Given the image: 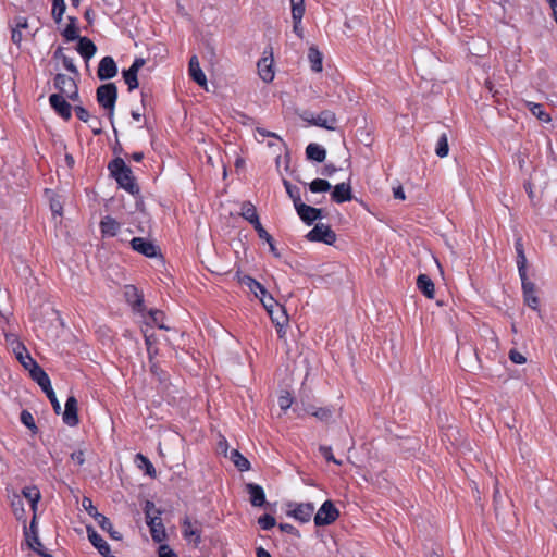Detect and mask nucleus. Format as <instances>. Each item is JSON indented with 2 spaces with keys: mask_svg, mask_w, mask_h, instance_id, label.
Masks as SVG:
<instances>
[{
  "mask_svg": "<svg viewBox=\"0 0 557 557\" xmlns=\"http://www.w3.org/2000/svg\"><path fill=\"white\" fill-rule=\"evenodd\" d=\"M11 39L15 45L18 46L23 39L22 32L18 30V28L12 27Z\"/></svg>",
  "mask_w": 557,
  "mask_h": 557,
  "instance_id": "obj_62",
  "label": "nucleus"
},
{
  "mask_svg": "<svg viewBox=\"0 0 557 557\" xmlns=\"http://www.w3.org/2000/svg\"><path fill=\"white\" fill-rule=\"evenodd\" d=\"M137 72H135L132 69L123 70L122 75L124 78L125 84L128 87V90L132 91L138 87V78H137Z\"/></svg>",
  "mask_w": 557,
  "mask_h": 557,
  "instance_id": "obj_38",
  "label": "nucleus"
},
{
  "mask_svg": "<svg viewBox=\"0 0 557 557\" xmlns=\"http://www.w3.org/2000/svg\"><path fill=\"white\" fill-rule=\"evenodd\" d=\"M240 215L249 222V219H253L258 215L256 207L250 201H244L242 203Z\"/></svg>",
  "mask_w": 557,
  "mask_h": 557,
  "instance_id": "obj_46",
  "label": "nucleus"
},
{
  "mask_svg": "<svg viewBox=\"0 0 557 557\" xmlns=\"http://www.w3.org/2000/svg\"><path fill=\"white\" fill-rule=\"evenodd\" d=\"M311 413L322 421H327L332 417V411L327 408H319Z\"/></svg>",
  "mask_w": 557,
  "mask_h": 557,
  "instance_id": "obj_54",
  "label": "nucleus"
},
{
  "mask_svg": "<svg viewBox=\"0 0 557 557\" xmlns=\"http://www.w3.org/2000/svg\"><path fill=\"white\" fill-rule=\"evenodd\" d=\"M322 53L319 51L317 47H310L308 50V60L310 62V67L313 72H321L323 69L322 65Z\"/></svg>",
  "mask_w": 557,
  "mask_h": 557,
  "instance_id": "obj_31",
  "label": "nucleus"
},
{
  "mask_svg": "<svg viewBox=\"0 0 557 557\" xmlns=\"http://www.w3.org/2000/svg\"><path fill=\"white\" fill-rule=\"evenodd\" d=\"M293 401L294 398L288 391H284L278 397V406L283 411H286L288 408H290Z\"/></svg>",
  "mask_w": 557,
  "mask_h": 557,
  "instance_id": "obj_48",
  "label": "nucleus"
},
{
  "mask_svg": "<svg viewBox=\"0 0 557 557\" xmlns=\"http://www.w3.org/2000/svg\"><path fill=\"white\" fill-rule=\"evenodd\" d=\"M319 450L327 461L334 462L335 465H342V461L334 457L330 446H320Z\"/></svg>",
  "mask_w": 557,
  "mask_h": 557,
  "instance_id": "obj_52",
  "label": "nucleus"
},
{
  "mask_svg": "<svg viewBox=\"0 0 557 557\" xmlns=\"http://www.w3.org/2000/svg\"><path fill=\"white\" fill-rule=\"evenodd\" d=\"M258 524L262 530H270L276 524V520L273 516L265 513L259 517Z\"/></svg>",
  "mask_w": 557,
  "mask_h": 557,
  "instance_id": "obj_49",
  "label": "nucleus"
},
{
  "mask_svg": "<svg viewBox=\"0 0 557 557\" xmlns=\"http://www.w3.org/2000/svg\"><path fill=\"white\" fill-rule=\"evenodd\" d=\"M96 522L103 531H107L109 533L111 539L116 541L122 540V534L113 529V525L109 518H107L103 515H98L96 517Z\"/></svg>",
  "mask_w": 557,
  "mask_h": 557,
  "instance_id": "obj_29",
  "label": "nucleus"
},
{
  "mask_svg": "<svg viewBox=\"0 0 557 557\" xmlns=\"http://www.w3.org/2000/svg\"><path fill=\"white\" fill-rule=\"evenodd\" d=\"M108 169L121 188L132 196L139 195L140 188L135 181L131 168L126 165L123 159L115 158L109 163Z\"/></svg>",
  "mask_w": 557,
  "mask_h": 557,
  "instance_id": "obj_1",
  "label": "nucleus"
},
{
  "mask_svg": "<svg viewBox=\"0 0 557 557\" xmlns=\"http://www.w3.org/2000/svg\"><path fill=\"white\" fill-rule=\"evenodd\" d=\"M120 223L110 215H106L100 222V230L103 236H115L120 231Z\"/></svg>",
  "mask_w": 557,
  "mask_h": 557,
  "instance_id": "obj_23",
  "label": "nucleus"
},
{
  "mask_svg": "<svg viewBox=\"0 0 557 557\" xmlns=\"http://www.w3.org/2000/svg\"><path fill=\"white\" fill-rule=\"evenodd\" d=\"M227 457L232 460V462L239 471L244 472L250 469V462L237 449H231L230 455Z\"/></svg>",
  "mask_w": 557,
  "mask_h": 557,
  "instance_id": "obj_32",
  "label": "nucleus"
},
{
  "mask_svg": "<svg viewBox=\"0 0 557 557\" xmlns=\"http://www.w3.org/2000/svg\"><path fill=\"white\" fill-rule=\"evenodd\" d=\"M332 200L336 203H343L346 201L351 200V187L349 183H339L335 185L332 194H331Z\"/></svg>",
  "mask_w": 557,
  "mask_h": 557,
  "instance_id": "obj_18",
  "label": "nucleus"
},
{
  "mask_svg": "<svg viewBox=\"0 0 557 557\" xmlns=\"http://www.w3.org/2000/svg\"><path fill=\"white\" fill-rule=\"evenodd\" d=\"M83 507L86 509L89 516H91L95 520L98 515H101L98 512L97 508L92 505V502L88 497H84L82 500Z\"/></svg>",
  "mask_w": 557,
  "mask_h": 557,
  "instance_id": "obj_51",
  "label": "nucleus"
},
{
  "mask_svg": "<svg viewBox=\"0 0 557 557\" xmlns=\"http://www.w3.org/2000/svg\"><path fill=\"white\" fill-rule=\"evenodd\" d=\"M13 27L18 28V30H21V32H22V29H27L28 28L27 18L24 16L15 17Z\"/></svg>",
  "mask_w": 557,
  "mask_h": 557,
  "instance_id": "obj_58",
  "label": "nucleus"
},
{
  "mask_svg": "<svg viewBox=\"0 0 557 557\" xmlns=\"http://www.w3.org/2000/svg\"><path fill=\"white\" fill-rule=\"evenodd\" d=\"M527 108L529 111L536 116L537 120H540L543 123H549L552 121L550 115L544 110L543 104L535 103L531 101L525 102Z\"/></svg>",
  "mask_w": 557,
  "mask_h": 557,
  "instance_id": "obj_28",
  "label": "nucleus"
},
{
  "mask_svg": "<svg viewBox=\"0 0 557 557\" xmlns=\"http://www.w3.org/2000/svg\"><path fill=\"white\" fill-rule=\"evenodd\" d=\"M96 98L100 107L108 111V117L113 124L114 108L117 100V88L114 83L100 85L96 90Z\"/></svg>",
  "mask_w": 557,
  "mask_h": 557,
  "instance_id": "obj_2",
  "label": "nucleus"
},
{
  "mask_svg": "<svg viewBox=\"0 0 557 557\" xmlns=\"http://www.w3.org/2000/svg\"><path fill=\"white\" fill-rule=\"evenodd\" d=\"M306 238L309 242H318L324 243L326 245H333L336 240V234L329 225L318 223L311 231L308 232Z\"/></svg>",
  "mask_w": 557,
  "mask_h": 557,
  "instance_id": "obj_6",
  "label": "nucleus"
},
{
  "mask_svg": "<svg viewBox=\"0 0 557 557\" xmlns=\"http://www.w3.org/2000/svg\"><path fill=\"white\" fill-rule=\"evenodd\" d=\"M20 420L27 429L30 430L33 434H37L38 428L35 423L33 414L28 410H22Z\"/></svg>",
  "mask_w": 557,
  "mask_h": 557,
  "instance_id": "obj_42",
  "label": "nucleus"
},
{
  "mask_svg": "<svg viewBox=\"0 0 557 557\" xmlns=\"http://www.w3.org/2000/svg\"><path fill=\"white\" fill-rule=\"evenodd\" d=\"M149 319L151 323L156 326H158L161 330H169V326H166L164 321V312L158 309H151L149 311Z\"/></svg>",
  "mask_w": 557,
  "mask_h": 557,
  "instance_id": "obj_41",
  "label": "nucleus"
},
{
  "mask_svg": "<svg viewBox=\"0 0 557 557\" xmlns=\"http://www.w3.org/2000/svg\"><path fill=\"white\" fill-rule=\"evenodd\" d=\"M515 249H516V253H517L518 273H519V276H523L524 271H527L528 261H527V257L524 253V246H523L521 237H518L515 240Z\"/></svg>",
  "mask_w": 557,
  "mask_h": 557,
  "instance_id": "obj_25",
  "label": "nucleus"
},
{
  "mask_svg": "<svg viewBox=\"0 0 557 557\" xmlns=\"http://www.w3.org/2000/svg\"><path fill=\"white\" fill-rule=\"evenodd\" d=\"M42 391L46 393V395L48 396V398L50 399L52 406H53V409L57 413L60 412L61 410V406L55 397V394L52 389V385H40Z\"/></svg>",
  "mask_w": 557,
  "mask_h": 557,
  "instance_id": "obj_47",
  "label": "nucleus"
},
{
  "mask_svg": "<svg viewBox=\"0 0 557 557\" xmlns=\"http://www.w3.org/2000/svg\"><path fill=\"white\" fill-rule=\"evenodd\" d=\"M258 72L260 75V78L265 82L270 83L274 78V71L272 69V60H269L268 58H263L259 60L258 64Z\"/></svg>",
  "mask_w": 557,
  "mask_h": 557,
  "instance_id": "obj_26",
  "label": "nucleus"
},
{
  "mask_svg": "<svg viewBox=\"0 0 557 557\" xmlns=\"http://www.w3.org/2000/svg\"><path fill=\"white\" fill-rule=\"evenodd\" d=\"M71 459L77 463L78 466H82L85 462V456L83 450H76L71 454Z\"/></svg>",
  "mask_w": 557,
  "mask_h": 557,
  "instance_id": "obj_60",
  "label": "nucleus"
},
{
  "mask_svg": "<svg viewBox=\"0 0 557 557\" xmlns=\"http://www.w3.org/2000/svg\"><path fill=\"white\" fill-rule=\"evenodd\" d=\"M339 511L332 500H325L314 516L317 527L330 525L337 520Z\"/></svg>",
  "mask_w": 557,
  "mask_h": 557,
  "instance_id": "obj_5",
  "label": "nucleus"
},
{
  "mask_svg": "<svg viewBox=\"0 0 557 557\" xmlns=\"http://www.w3.org/2000/svg\"><path fill=\"white\" fill-rule=\"evenodd\" d=\"M293 509L287 510V516L293 517L301 523L309 522L314 511V506L311 503L288 504Z\"/></svg>",
  "mask_w": 557,
  "mask_h": 557,
  "instance_id": "obj_8",
  "label": "nucleus"
},
{
  "mask_svg": "<svg viewBox=\"0 0 557 557\" xmlns=\"http://www.w3.org/2000/svg\"><path fill=\"white\" fill-rule=\"evenodd\" d=\"M521 280V286L523 292V298L527 306L531 309L536 310L539 307V298L535 294V284L528 280L527 271L523 276H519Z\"/></svg>",
  "mask_w": 557,
  "mask_h": 557,
  "instance_id": "obj_12",
  "label": "nucleus"
},
{
  "mask_svg": "<svg viewBox=\"0 0 557 557\" xmlns=\"http://www.w3.org/2000/svg\"><path fill=\"white\" fill-rule=\"evenodd\" d=\"M250 290L257 296L259 297L260 295H265V287L259 283L258 281H256L255 283H252V286L250 288Z\"/></svg>",
  "mask_w": 557,
  "mask_h": 557,
  "instance_id": "obj_59",
  "label": "nucleus"
},
{
  "mask_svg": "<svg viewBox=\"0 0 557 557\" xmlns=\"http://www.w3.org/2000/svg\"><path fill=\"white\" fill-rule=\"evenodd\" d=\"M188 72L194 82L199 86L207 85V77L200 67V63L197 55H193L189 60Z\"/></svg>",
  "mask_w": 557,
  "mask_h": 557,
  "instance_id": "obj_16",
  "label": "nucleus"
},
{
  "mask_svg": "<svg viewBox=\"0 0 557 557\" xmlns=\"http://www.w3.org/2000/svg\"><path fill=\"white\" fill-rule=\"evenodd\" d=\"M74 111L76 113V116L78 117V120H81L82 122H88L89 119H90V114L89 112L82 106H75L74 107Z\"/></svg>",
  "mask_w": 557,
  "mask_h": 557,
  "instance_id": "obj_56",
  "label": "nucleus"
},
{
  "mask_svg": "<svg viewBox=\"0 0 557 557\" xmlns=\"http://www.w3.org/2000/svg\"><path fill=\"white\" fill-rule=\"evenodd\" d=\"M124 297L133 311L137 313H143L145 311L144 296L136 286L126 285L124 288Z\"/></svg>",
  "mask_w": 557,
  "mask_h": 557,
  "instance_id": "obj_10",
  "label": "nucleus"
},
{
  "mask_svg": "<svg viewBox=\"0 0 557 557\" xmlns=\"http://www.w3.org/2000/svg\"><path fill=\"white\" fill-rule=\"evenodd\" d=\"M150 529L151 537L154 542L161 543L166 537L165 528L162 523V519H158L153 524H147Z\"/></svg>",
  "mask_w": 557,
  "mask_h": 557,
  "instance_id": "obj_33",
  "label": "nucleus"
},
{
  "mask_svg": "<svg viewBox=\"0 0 557 557\" xmlns=\"http://www.w3.org/2000/svg\"><path fill=\"white\" fill-rule=\"evenodd\" d=\"M449 146H448V137L446 133H442L437 138V143L435 146V153L440 158H445L448 156Z\"/></svg>",
  "mask_w": 557,
  "mask_h": 557,
  "instance_id": "obj_35",
  "label": "nucleus"
},
{
  "mask_svg": "<svg viewBox=\"0 0 557 557\" xmlns=\"http://www.w3.org/2000/svg\"><path fill=\"white\" fill-rule=\"evenodd\" d=\"M263 307L265 308V310L268 311V313L270 315H273V310L276 309V306H281L280 304L276 302V300L268 293V290L265 292V295H260L259 296Z\"/></svg>",
  "mask_w": 557,
  "mask_h": 557,
  "instance_id": "obj_45",
  "label": "nucleus"
},
{
  "mask_svg": "<svg viewBox=\"0 0 557 557\" xmlns=\"http://www.w3.org/2000/svg\"><path fill=\"white\" fill-rule=\"evenodd\" d=\"M149 324H150V322H146V329L143 330V332H144L145 343L147 346V351H148L149 356H151L152 354L157 352V347H156L157 337L153 333L149 332V330H148Z\"/></svg>",
  "mask_w": 557,
  "mask_h": 557,
  "instance_id": "obj_37",
  "label": "nucleus"
},
{
  "mask_svg": "<svg viewBox=\"0 0 557 557\" xmlns=\"http://www.w3.org/2000/svg\"><path fill=\"white\" fill-rule=\"evenodd\" d=\"M136 460L139 462L138 467L140 469H144L146 474H148L151 478L156 475V469L152 462L147 457H145L143 454H137Z\"/></svg>",
  "mask_w": 557,
  "mask_h": 557,
  "instance_id": "obj_40",
  "label": "nucleus"
},
{
  "mask_svg": "<svg viewBox=\"0 0 557 557\" xmlns=\"http://www.w3.org/2000/svg\"><path fill=\"white\" fill-rule=\"evenodd\" d=\"M62 35L65 38V40H67V41H74L78 37H81L78 35V27H77V18L76 17L69 16V24L66 25V27L62 32Z\"/></svg>",
  "mask_w": 557,
  "mask_h": 557,
  "instance_id": "obj_34",
  "label": "nucleus"
},
{
  "mask_svg": "<svg viewBox=\"0 0 557 557\" xmlns=\"http://www.w3.org/2000/svg\"><path fill=\"white\" fill-rule=\"evenodd\" d=\"M144 512L147 524H153L156 520L161 519L162 511L158 509L151 500H146Z\"/></svg>",
  "mask_w": 557,
  "mask_h": 557,
  "instance_id": "obj_30",
  "label": "nucleus"
},
{
  "mask_svg": "<svg viewBox=\"0 0 557 557\" xmlns=\"http://www.w3.org/2000/svg\"><path fill=\"white\" fill-rule=\"evenodd\" d=\"M331 187L329 181L323 178H315L309 184V189L312 193H325L329 191Z\"/></svg>",
  "mask_w": 557,
  "mask_h": 557,
  "instance_id": "obj_43",
  "label": "nucleus"
},
{
  "mask_svg": "<svg viewBox=\"0 0 557 557\" xmlns=\"http://www.w3.org/2000/svg\"><path fill=\"white\" fill-rule=\"evenodd\" d=\"M336 122H337V120H336L335 113H333L332 111H329V110L322 111L320 114L317 115V117H314L312 120L313 125L323 127V128L330 129V131L335 129Z\"/></svg>",
  "mask_w": 557,
  "mask_h": 557,
  "instance_id": "obj_19",
  "label": "nucleus"
},
{
  "mask_svg": "<svg viewBox=\"0 0 557 557\" xmlns=\"http://www.w3.org/2000/svg\"><path fill=\"white\" fill-rule=\"evenodd\" d=\"M26 541H27V544L28 546L34 550L36 552L38 555L42 556V557H52V555L48 554L45 552L44 549V545L41 544V546H38V545H35L32 540H30V536H29V533H26Z\"/></svg>",
  "mask_w": 557,
  "mask_h": 557,
  "instance_id": "obj_53",
  "label": "nucleus"
},
{
  "mask_svg": "<svg viewBox=\"0 0 557 557\" xmlns=\"http://www.w3.org/2000/svg\"><path fill=\"white\" fill-rule=\"evenodd\" d=\"M290 10L293 21H302L306 11L305 0L290 2Z\"/></svg>",
  "mask_w": 557,
  "mask_h": 557,
  "instance_id": "obj_44",
  "label": "nucleus"
},
{
  "mask_svg": "<svg viewBox=\"0 0 557 557\" xmlns=\"http://www.w3.org/2000/svg\"><path fill=\"white\" fill-rule=\"evenodd\" d=\"M76 40H78L77 52L86 61L90 60L97 51L96 45L87 37H78Z\"/></svg>",
  "mask_w": 557,
  "mask_h": 557,
  "instance_id": "obj_21",
  "label": "nucleus"
},
{
  "mask_svg": "<svg viewBox=\"0 0 557 557\" xmlns=\"http://www.w3.org/2000/svg\"><path fill=\"white\" fill-rule=\"evenodd\" d=\"M15 355H16V358L18 359V361L21 362V364L24 367V369H28L29 366H28V362H27V359L26 357H30L28 351L26 350V348L24 346H18L16 349H15Z\"/></svg>",
  "mask_w": 557,
  "mask_h": 557,
  "instance_id": "obj_50",
  "label": "nucleus"
},
{
  "mask_svg": "<svg viewBox=\"0 0 557 557\" xmlns=\"http://www.w3.org/2000/svg\"><path fill=\"white\" fill-rule=\"evenodd\" d=\"M280 530L282 532H285V533H288V534L298 535V530L293 524H289V523H281L280 524Z\"/></svg>",
  "mask_w": 557,
  "mask_h": 557,
  "instance_id": "obj_63",
  "label": "nucleus"
},
{
  "mask_svg": "<svg viewBox=\"0 0 557 557\" xmlns=\"http://www.w3.org/2000/svg\"><path fill=\"white\" fill-rule=\"evenodd\" d=\"M87 536L90 543L97 548V550L102 555L107 556L110 553L109 544L102 539L100 534L92 527H87Z\"/></svg>",
  "mask_w": 557,
  "mask_h": 557,
  "instance_id": "obj_15",
  "label": "nucleus"
},
{
  "mask_svg": "<svg viewBox=\"0 0 557 557\" xmlns=\"http://www.w3.org/2000/svg\"><path fill=\"white\" fill-rule=\"evenodd\" d=\"M283 184L286 189V193L293 200L294 207L297 206L301 201L300 189L297 186L293 185L287 180H284Z\"/></svg>",
  "mask_w": 557,
  "mask_h": 557,
  "instance_id": "obj_39",
  "label": "nucleus"
},
{
  "mask_svg": "<svg viewBox=\"0 0 557 557\" xmlns=\"http://www.w3.org/2000/svg\"><path fill=\"white\" fill-rule=\"evenodd\" d=\"M246 491L250 496V503L255 507H261L265 504V494L262 486L256 483H247Z\"/></svg>",
  "mask_w": 557,
  "mask_h": 557,
  "instance_id": "obj_20",
  "label": "nucleus"
},
{
  "mask_svg": "<svg viewBox=\"0 0 557 557\" xmlns=\"http://www.w3.org/2000/svg\"><path fill=\"white\" fill-rule=\"evenodd\" d=\"M181 524L183 537L195 547H198L201 543L202 523L198 520H191L186 516Z\"/></svg>",
  "mask_w": 557,
  "mask_h": 557,
  "instance_id": "obj_4",
  "label": "nucleus"
},
{
  "mask_svg": "<svg viewBox=\"0 0 557 557\" xmlns=\"http://www.w3.org/2000/svg\"><path fill=\"white\" fill-rule=\"evenodd\" d=\"M509 359L516 364H522L527 361V358L516 349L509 351Z\"/></svg>",
  "mask_w": 557,
  "mask_h": 557,
  "instance_id": "obj_57",
  "label": "nucleus"
},
{
  "mask_svg": "<svg viewBox=\"0 0 557 557\" xmlns=\"http://www.w3.org/2000/svg\"><path fill=\"white\" fill-rule=\"evenodd\" d=\"M270 317L276 326L278 336L281 338L284 337L285 326L288 323V317L286 314L285 308L283 306H276V309L273 310V315Z\"/></svg>",
  "mask_w": 557,
  "mask_h": 557,
  "instance_id": "obj_17",
  "label": "nucleus"
},
{
  "mask_svg": "<svg viewBox=\"0 0 557 557\" xmlns=\"http://www.w3.org/2000/svg\"><path fill=\"white\" fill-rule=\"evenodd\" d=\"M159 556L160 557H177V555L168 545L160 546Z\"/></svg>",
  "mask_w": 557,
  "mask_h": 557,
  "instance_id": "obj_61",
  "label": "nucleus"
},
{
  "mask_svg": "<svg viewBox=\"0 0 557 557\" xmlns=\"http://www.w3.org/2000/svg\"><path fill=\"white\" fill-rule=\"evenodd\" d=\"M417 287L429 299L434 298V283L426 274H420L417 278Z\"/></svg>",
  "mask_w": 557,
  "mask_h": 557,
  "instance_id": "obj_24",
  "label": "nucleus"
},
{
  "mask_svg": "<svg viewBox=\"0 0 557 557\" xmlns=\"http://www.w3.org/2000/svg\"><path fill=\"white\" fill-rule=\"evenodd\" d=\"M117 74V65L114 59L110 55L103 57L98 65L97 76L101 81H107L115 77Z\"/></svg>",
  "mask_w": 557,
  "mask_h": 557,
  "instance_id": "obj_13",
  "label": "nucleus"
},
{
  "mask_svg": "<svg viewBox=\"0 0 557 557\" xmlns=\"http://www.w3.org/2000/svg\"><path fill=\"white\" fill-rule=\"evenodd\" d=\"M25 498H27L32 505L33 510L37 508V503L40 499V492L36 486H26L22 491Z\"/></svg>",
  "mask_w": 557,
  "mask_h": 557,
  "instance_id": "obj_36",
  "label": "nucleus"
},
{
  "mask_svg": "<svg viewBox=\"0 0 557 557\" xmlns=\"http://www.w3.org/2000/svg\"><path fill=\"white\" fill-rule=\"evenodd\" d=\"M295 210L299 218L301 219V221L307 225H311L314 221L324 218L322 209L311 207L309 205L304 203L302 201L295 206Z\"/></svg>",
  "mask_w": 557,
  "mask_h": 557,
  "instance_id": "obj_9",
  "label": "nucleus"
},
{
  "mask_svg": "<svg viewBox=\"0 0 557 557\" xmlns=\"http://www.w3.org/2000/svg\"><path fill=\"white\" fill-rule=\"evenodd\" d=\"M66 97L52 94L49 97V103L51 108L58 113L63 120L69 121L72 117V106L66 101Z\"/></svg>",
  "mask_w": 557,
  "mask_h": 557,
  "instance_id": "obj_11",
  "label": "nucleus"
},
{
  "mask_svg": "<svg viewBox=\"0 0 557 557\" xmlns=\"http://www.w3.org/2000/svg\"><path fill=\"white\" fill-rule=\"evenodd\" d=\"M29 368L26 369L36 383H50L47 373L36 363L32 357H26Z\"/></svg>",
  "mask_w": 557,
  "mask_h": 557,
  "instance_id": "obj_22",
  "label": "nucleus"
},
{
  "mask_svg": "<svg viewBox=\"0 0 557 557\" xmlns=\"http://www.w3.org/2000/svg\"><path fill=\"white\" fill-rule=\"evenodd\" d=\"M63 421L70 426H74L78 423L77 400L74 396H70L66 399L65 409L63 411Z\"/></svg>",
  "mask_w": 557,
  "mask_h": 557,
  "instance_id": "obj_14",
  "label": "nucleus"
},
{
  "mask_svg": "<svg viewBox=\"0 0 557 557\" xmlns=\"http://www.w3.org/2000/svg\"><path fill=\"white\" fill-rule=\"evenodd\" d=\"M293 32L299 37L300 39L304 37V28H302V21H293Z\"/></svg>",
  "mask_w": 557,
  "mask_h": 557,
  "instance_id": "obj_64",
  "label": "nucleus"
},
{
  "mask_svg": "<svg viewBox=\"0 0 557 557\" xmlns=\"http://www.w3.org/2000/svg\"><path fill=\"white\" fill-rule=\"evenodd\" d=\"M131 247L138 253L147 257L154 258L160 255V249L151 240L144 237H134L131 240Z\"/></svg>",
  "mask_w": 557,
  "mask_h": 557,
  "instance_id": "obj_7",
  "label": "nucleus"
},
{
  "mask_svg": "<svg viewBox=\"0 0 557 557\" xmlns=\"http://www.w3.org/2000/svg\"><path fill=\"white\" fill-rule=\"evenodd\" d=\"M53 85L54 88L59 90V95H62L72 101H78V87L74 78L59 73L54 77Z\"/></svg>",
  "mask_w": 557,
  "mask_h": 557,
  "instance_id": "obj_3",
  "label": "nucleus"
},
{
  "mask_svg": "<svg viewBox=\"0 0 557 557\" xmlns=\"http://www.w3.org/2000/svg\"><path fill=\"white\" fill-rule=\"evenodd\" d=\"M62 63L66 71H69L70 73H72L76 76L79 75L78 70H77L76 65L74 64V61L72 58L64 57Z\"/></svg>",
  "mask_w": 557,
  "mask_h": 557,
  "instance_id": "obj_55",
  "label": "nucleus"
},
{
  "mask_svg": "<svg viewBox=\"0 0 557 557\" xmlns=\"http://www.w3.org/2000/svg\"><path fill=\"white\" fill-rule=\"evenodd\" d=\"M306 156L309 160L323 162L326 158V150L319 144L311 143L306 148Z\"/></svg>",
  "mask_w": 557,
  "mask_h": 557,
  "instance_id": "obj_27",
  "label": "nucleus"
}]
</instances>
